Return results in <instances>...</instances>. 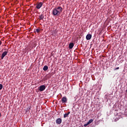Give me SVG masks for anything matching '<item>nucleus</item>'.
<instances>
[{
	"label": "nucleus",
	"mask_w": 127,
	"mask_h": 127,
	"mask_svg": "<svg viewBox=\"0 0 127 127\" xmlns=\"http://www.w3.org/2000/svg\"><path fill=\"white\" fill-rule=\"evenodd\" d=\"M62 11H63V8L61 6H58V7H55L53 10V14L55 16H58L60 15V14Z\"/></svg>",
	"instance_id": "1"
},
{
	"label": "nucleus",
	"mask_w": 127,
	"mask_h": 127,
	"mask_svg": "<svg viewBox=\"0 0 127 127\" xmlns=\"http://www.w3.org/2000/svg\"><path fill=\"white\" fill-rule=\"evenodd\" d=\"M7 53H8V50H7V51L2 53L1 56V60H2L3 58H4V57L7 55Z\"/></svg>",
	"instance_id": "2"
},
{
	"label": "nucleus",
	"mask_w": 127,
	"mask_h": 127,
	"mask_svg": "<svg viewBox=\"0 0 127 127\" xmlns=\"http://www.w3.org/2000/svg\"><path fill=\"white\" fill-rule=\"evenodd\" d=\"M46 88V87L45 86V85H41L39 87V91H40V92H43V91H44V90H45Z\"/></svg>",
	"instance_id": "3"
},
{
	"label": "nucleus",
	"mask_w": 127,
	"mask_h": 127,
	"mask_svg": "<svg viewBox=\"0 0 127 127\" xmlns=\"http://www.w3.org/2000/svg\"><path fill=\"white\" fill-rule=\"evenodd\" d=\"M42 5H43V3L40 2V3L37 4L36 7V8H37V9H39L41 8V6H42Z\"/></svg>",
	"instance_id": "4"
},
{
	"label": "nucleus",
	"mask_w": 127,
	"mask_h": 127,
	"mask_svg": "<svg viewBox=\"0 0 127 127\" xmlns=\"http://www.w3.org/2000/svg\"><path fill=\"white\" fill-rule=\"evenodd\" d=\"M62 102L63 104H66V103H67V98L66 97H64L62 98Z\"/></svg>",
	"instance_id": "5"
},
{
	"label": "nucleus",
	"mask_w": 127,
	"mask_h": 127,
	"mask_svg": "<svg viewBox=\"0 0 127 127\" xmlns=\"http://www.w3.org/2000/svg\"><path fill=\"white\" fill-rule=\"evenodd\" d=\"M61 123H62V119L59 118V119H57L56 124H57L58 125H60V124H61Z\"/></svg>",
	"instance_id": "6"
},
{
	"label": "nucleus",
	"mask_w": 127,
	"mask_h": 127,
	"mask_svg": "<svg viewBox=\"0 0 127 127\" xmlns=\"http://www.w3.org/2000/svg\"><path fill=\"white\" fill-rule=\"evenodd\" d=\"M92 38V35L88 34L86 36V40H90Z\"/></svg>",
	"instance_id": "7"
},
{
	"label": "nucleus",
	"mask_w": 127,
	"mask_h": 127,
	"mask_svg": "<svg viewBox=\"0 0 127 127\" xmlns=\"http://www.w3.org/2000/svg\"><path fill=\"white\" fill-rule=\"evenodd\" d=\"M73 47H74V43H70L68 46V48H69V49H72Z\"/></svg>",
	"instance_id": "8"
},
{
	"label": "nucleus",
	"mask_w": 127,
	"mask_h": 127,
	"mask_svg": "<svg viewBox=\"0 0 127 127\" xmlns=\"http://www.w3.org/2000/svg\"><path fill=\"white\" fill-rule=\"evenodd\" d=\"M39 18L40 20H42L43 19H44V14H41L39 16Z\"/></svg>",
	"instance_id": "9"
},
{
	"label": "nucleus",
	"mask_w": 127,
	"mask_h": 127,
	"mask_svg": "<svg viewBox=\"0 0 127 127\" xmlns=\"http://www.w3.org/2000/svg\"><path fill=\"white\" fill-rule=\"evenodd\" d=\"M70 114V112H68L67 113H65V114H64V118H67V117H68V116H69Z\"/></svg>",
	"instance_id": "10"
},
{
	"label": "nucleus",
	"mask_w": 127,
	"mask_h": 127,
	"mask_svg": "<svg viewBox=\"0 0 127 127\" xmlns=\"http://www.w3.org/2000/svg\"><path fill=\"white\" fill-rule=\"evenodd\" d=\"M44 71H47L48 70V66L47 65H45L43 68Z\"/></svg>",
	"instance_id": "11"
},
{
	"label": "nucleus",
	"mask_w": 127,
	"mask_h": 127,
	"mask_svg": "<svg viewBox=\"0 0 127 127\" xmlns=\"http://www.w3.org/2000/svg\"><path fill=\"white\" fill-rule=\"evenodd\" d=\"M94 122V120L93 119H90L88 122V125H90V124H91V123H93Z\"/></svg>",
	"instance_id": "12"
},
{
	"label": "nucleus",
	"mask_w": 127,
	"mask_h": 127,
	"mask_svg": "<svg viewBox=\"0 0 127 127\" xmlns=\"http://www.w3.org/2000/svg\"><path fill=\"white\" fill-rule=\"evenodd\" d=\"M36 32H37V33H39V32H40V29H36Z\"/></svg>",
	"instance_id": "13"
},
{
	"label": "nucleus",
	"mask_w": 127,
	"mask_h": 127,
	"mask_svg": "<svg viewBox=\"0 0 127 127\" xmlns=\"http://www.w3.org/2000/svg\"><path fill=\"white\" fill-rule=\"evenodd\" d=\"M26 112H29L30 111V107H28L26 110Z\"/></svg>",
	"instance_id": "14"
},
{
	"label": "nucleus",
	"mask_w": 127,
	"mask_h": 127,
	"mask_svg": "<svg viewBox=\"0 0 127 127\" xmlns=\"http://www.w3.org/2000/svg\"><path fill=\"white\" fill-rule=\"evenodd\" d=\"M2 87H3L2 84H0V90H1V89H2Z\"/></svg>",
	"instance_id": "15"
},
{
	"label": "nucleus",
	"mask_w": 127,
	"mask_h": 127,
	"mask_svg": "<svg viewBox=\"0 0 127 127\" xmlns=\"http://www.w3.org/2000/svg\"><path fill=\"white\" fill-rule=\"evenodd\" d=\"M88 125H89V123H87L84 125V127H87V126H88Z\"/></svg>",
	"instance_id": "16"
},
{
	"label": "nucleus",
	"mask_w": 127,
	"mask_h": 127,
	"mask_svg": "<svg viewBox=\"0 0 127 127\" xmlns=\"http://www.w3.org/2000/svg\"><path fill=\"white\" fill-rule=\"evenodd\" d=\"M119 69H120V67H118L116 68H115V70H119Z\"/></svg>",
	"instance_id": "17"
},
{
	"label": "nucleus",
	"mask_w": 127,
	"mask_h": 127,
	"mask_svg": "<svg viewBox=\"0 0 127 127\" xmlns=\"http://www.w3.org/2000/svg\"><path fill=\"white\" fill-rule=\"evenodd\" d=\"M2 43L1 42V41L0 40V45H1Z\"/></svg>",
	"instance_id": "18"
},
{
	"label": "nucleus",
	"mask_w": 127,
	"mask_h": 127,
	"mask_svg": "<svg viewBox=\"0 0 127 127\" xmlns=\"http://www.w3.org/2000/svg\"><path fill=\"white\" fill-rule=\"evenodd\" d=\"M0 116H1V114L0 113Z\"/></svg>",
	"instance_id": "19"
},
{
	"label": "nucleus",
	"mask_w": 127,
	"mask_h": 127,
	"mask_svg": "<svg viewBox=\"0 0 127 127\" xmlns=\"http://www.w3.org/2000/svg\"><path fill=\"white\" fill-rule=\"evenodd\" d=\"M126 92H127V89L126 90Z\"/></svg>",
	"instance_id": "20"
}]
</instances>
